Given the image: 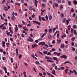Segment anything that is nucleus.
Masks as SVG:
<instances>
[{
    "label": "nucleus",
    "mask_w": 77,
    "mask_h": 77,
    "mask_svg": "<svg viewBox=\"0 0 77 77\" xmlns=\"http://www.w3.org/2000/svg\"><path fill=\"white\" fill-rule=\"evenodd\" d=\"M45 59H47V62H51V63H54V62L53 61V60H51V59H52V58H51L50 57H47V56H46L45 57Z\"/></svg>",
    "instance_id": "nucleus-1"
},
{
    "label": "nucleus",
    "mask_w": 77,
    "mask_h": 77,
    "mask_svg": "<svg viewBox=\"0 0 77 77\" xmlns=\"http://www.w3.org/2000/svg\"><path fill=\"white\" fill-rule=\"evenodd\" d=\"M41 44H42V46H44V45H45V42H41L38 43V45H41Z\"/></svg>",
    "instance_id": "nucleus-2"
},
{
    "label": "nucleus",
    "mask_w": 77,
    "mask_h": 77,
    "mask_svg": "<svg viewBox=\"0 0 77 77\" xmlns=\"http://www.w3.org/2000/svg\"><path fill=\"white\" fill-rule=\"evenodd\" d=\"M31 37H29V38H27V40L28 41H29V42H33V39H31Z\"/></svg>",
    "instance_id": "nucleus-3"
},
{
    "label": "nucleus",
    "mask_w": 77,
    "mask_h": 77,
    "mask_svg": "<svg viewBox=\"0 0 77 77\" xmlns=\"http://www.w3.org/2000/svg\"><path fill=\"white\" fill-rule=\"evenodd\" d=\"M33 22L35 24H38V25H41L40 23H39V22H38L36 20H33Z\"/></svg>",
    "instance_id": "nucleus-4"
},
{
    "label": "nucleus",
    "mask_w": 77,
    "mask_h": 77,
    "mask_svg": "<svg viewBox=\"0 0 77 77\" xmlns=\"http://www.w3.org/2000/svg\"><path fill=\"white\" fill-rule=\"evenodd\" d=\"M60 57L63 59H67V56L66 55H63L62 56H61Z\"/></svg>",
    "instance_id": "nucleus-5"
},
{
    "label": "nucleus",
    "mask_w": 77,
    "mask_h": 77,
    "mask_svg": "<svg viewBox=\"0 0 77 77\" xmlns=\"http://www.w3.org/2000/svg\"><path fill=\"white\" fill-rule=\"evenodd\" d=\"M38 45H36V44H35L32 45V47L33 48H35V47H38Z\"/></svg>",
    "instance_id": "nucleus-6"
},
{
    "label": "nucleus",
    "mask_w": 77,
    "mask_h": 77,
    "mask_svg": "<svg viewBox=\"0 0 77 77\" xmlns=\"http://www.w3.org/2000/svg\"><path fill=\"white\" fill-rule=\"evenodd\" d=\"M52 59L54 60H56V61H58V60H59L58 59V58L56 57H53L52 58Z\"/></svg>",
    "instance_id": "nucleus-7"
},
{
    "label": "nucleus",
    "mask_w": 77,
    "mask_h": 77,
    "mask_svg": "<svg viewBox=\"0 0 77 77\" xmlns=\"http://www.w3.org/2000/svg\"><path fill=\"white\" fill-rule=\"evenodd\" d=\"M35 5L36 8H37V7H38V5H37V3H38V2L36 0H35Z\"/></svg>",
    "instance_id": "nucleus-8"
},
{
    "label": "nucleus",
    "mask_w": 77,
    "mask_h": 77,
    "mask_svg": "<svg viewBox=\"0 0 77 77\" xmlns=\"http://www.w3.org/2000/svg\"><path fill=\"white\" fill-rule=\"evenodd\" d=\"M48 18H49V20H52V16H51V14L48 15Z\"/></svg>",
    "instance_id": "nucleus-9"
},
{
    "label": "nucleus",
    "mask_w": 77,
    "mask_h": 77,
    "mask_svg": "<svg viewBox=\"0 0 77 77\" xmlns=\"http://www.w3.org/2000/svg\"><path fill=\"white\" fill-rule=\"evenodd\" d=\"M51 72H52V74H53L54 75H56V72H55V70H53Z\"/></svg>",
    "instance_id": "nucleus-10"
},
{
    "label": "nucleus",
    "mask_w": 77,
    "mask_h": 77,
    "mask_svg": "<svg viewBox=\"0 0 77 77\" xmlns=\"http://www.w3.org/2000/svg\"><path fill=\"white\" fill-rule=\"evenodd\" d=\"M73 2L74 5H77V1L76 0H74Z\"/></svg>",
    "instance_id": "nucleus-11"
},
{
    "label": "nucleus",
    "mask_w": 77,
    "mask_h": 77,
    "mask_svg": "<svg viewBox=\"0 0 77 77\" xmlns=\"http://www.w3.org/2000/svg\"><path fill=\"white\" fill-rule=\"evenodd\" d=\"M4 9L5 11H8V7H6L5 6H4Z\"/></svg>",
    "instance_id": "nucleus-12"
},
{
    "label": "nucleus",
    "mask_w": 77,
    "mask_h": 77,
    "mask_svg": "<svg viewBox=\"0 0 77 77\" xmlns=\"http://www.w3.org/2000/svg\"><path fill=\"white\" fill-rule=\"evenodd\" d=\"M11 15H13V17H11V20H15V17H15V16H14V14H11Z\"/></svg>",
    "instance_id": "nucleus-13"
},
{
    "label": "nucleus",
    "mask_w": 77,
    "mask_h": 77,
    "mask_svg": "<svg viewBox=\"0 0 77 77\" xmlns=\"http://www.w3.org/2000/svg\"><path fill=\"white\" fill-rule=\"evenodd\" d=\"M66 63H70V64H71V65H72V63H70L68 61H65L64 63V64H66Z\"/></svg>",
    "instance_id": "nucleus-14"
},
{
    "label": "nucleus",
    "mask_w": 77,
    "mask_h": 77,
    "mask_svg": "<svg viewBox=\"0 0 77 77\" xmlns=\"http://www.w3.org/2000/svg\"><path fill=\"white\" fill-rule=\"evenodd\" d=\"M57 42L58 44H60V43L61 42V40H60V39L58 40V39H57Z\"/></svg>",
    "instance_id": "nucleus-15"
},
{
    "label": "nucleus",
    "mask_w": 77,
    "mask_h": 77,
    "mask_svg": "<svg viewBox=\"0 0 77 77\" xmlns=\"http://www.w3.org/2000/svg\"><path fill=\"white\" fill-rule=\"evenodd\" d=\"M3 69H4L5 70V74H6L7 73V69L6 68V67H4V68H3Z\"/></svg>",
    "instance_id": "nucleus-16"
},
{
    "label": "nucleus",
    "mask_w": 77,
    "mask_h": 77,
    "mask_svg": "<svg viewBox=\"0 0 77 77\" xmlns=\"http://www.w3.org/2000/svg\"><path fill=\"white\" fill-rule=\"evenodd\" d=\"M71 26L70 25H69L68 27V30H71Z\"/></svg>",
    "instance_id": "nucleus-17"
},
{
    "label": "nucleus",
    "mask_w": 77,
    "mask_h": 77,
    "mask_svg": "<svg viewBox=\"0 0 77 77\" xmlns=\"http://www.w3.org/2000/svg\"><path fill=\"white\" fill-rule=\"evenodd\" d=\"M61 48H63L65 47V45L63 44H61V45L60 46Z\"/></svg>",
    "instance_id": "nucleus-18"
},
{
    "label": "nucleus",
    "mask_w": 77,
    "mask_h": 77,
    "mask_svg": "<svg viewBox=\"0 0 77 77\" xmlns=\"http://www.w3.org/2000/svg\"><path fill=\"white\" fill-rule=\"evenodd\" d=\"M68 4L69 6H71V2L70 1H68Z\"/></svg>",
    "instance_id": "nucleus-19"
},
{
    "label": "nucleus",
    "mask_w": 77,
    "mask_h": 77,
    "mask_svg": "<svg viewBox=\"0 0 77 77\" xmlns=\"http://www.w3.org/2000/svg\"><path fill=\"white\" fill-rule=\"evenodd\" d=\"M16 55H18V49H16Z\"/></svg>",
    "instance_id": "nucleus-20"
},
{
    "label": "nucleus",
    "mask_w": 77,
    "mask_h": 77,
    "mask_svg": "<svg viewBox=\"0 0 77 77\" xmlns=\"http://www.w3.org/2000/svg\"><path fill=\"white\" fill-rule=\"evenodd\" d=\"M15 30L16 32L18 31V26L17 25H16V28L15 29Z\"/></svg>",
    "instance_id": "nucleus-21"
},
{
    "label": "nucleus",
    "mask_w": 77,
    "mask_h": 77,
    "mask_svg": "<svg viewBox=\"0 0 77 77\" xmlns=\"http://www.w3.org/2000/svg\"><path fill=\"white\" fill-rule=\"evenodd\" d=\"M22 24H23V25L24 26L26 25V22H25L24 21L22 20Z\"/></svg>",
    "instance_id": "nucleus-22"
},
{
    "label": "nucleus",
    "mask_w": 77,
    "mask_h": 77,
    "mask_svg": "<svg viewBox=\"0 0 77 77\" xmlns=\"http://www.w3.org/2000/svg\"><path fill=\"white\" fill-rule=\"evenodd\" d=\"M6 45H7V47L8 48H9V45H10V43H7L6 44Z\"/></svg>",
    "instance_id": "nucleus-23"
},
{
    "label": "nucleus",
    "mask_w": 77,
    "mask_h": 77,
    "mask_svg": "<svg viewBox=\"0 0 77 77\" xmlns=\"http://www.w3.org/2000/svg\"><path fill=\"white\" fill-rule=\"evenodd\" d=\"M29 10H30V11H31V10H32V9H33V8H32V7L30 6H29Z\"/></svg>",
    "instance_id": "nucleus-24"
},
{
    "label": "nucleus",
    "mask_w": 77,
    "mask_h": 77,
    "mask_svg": "<svg viewBox=\"0 0 77 77\" xmlns=\"http://www.w3.org/2000/svg\"><path fill=\"white\" fill-rule=\"evenodd\" d=\"M52 37V36L50 35H49L48 36V39H50V38H51Z\"/></svg>",
    "instance_id": "nucleus-25"
},
{
    "label": "nucleus",
    "mask_w": 77,
    "mask_h": 77,
    "mask_svg": "<svg viewBox=\"0 0 77 77\" xmlns=\"http://www.w3.org/2000/svg\"><path fill=\"white\" fill-rule=\"evenodd\" d=\"M23 29H24L25 31H26V30H28V29H27V28H26V27L24 26L23 27Z\"/></svg>",
    "instance_id": "nucleus-26"
},
{
    "label": "nucleus",
    "mask_w": 77,
    "mask_h": 77,
    "mask_svg": "<svg viewBox=\"0 0 77 77\" xmlns=\"http://www.w3.org/2000/svg\"><path fill=\"white\" fill-rule=\"evenodd\" d=\"M60 16L62 18H63V17H64V14H63L62 13L60 14Z\"/></svg>",
    "instance_id": "nucleus-27"
},
{
    "label": "nucleus",
    "mask_w": 77,
    "mask_h": 77,
    "mask_svg": "<svg viewBox=\"0 0 77 77\" xmlns=\"http://www.w3.org/2000/svg\"><path fill=\"white\" fill-rule=\"evenodd\" d=\"M48 55H50V56H51V52H48L47 54V56H48Z\"/></svg>",
    "instance_id": "nucleus-28"
},
{
    "label": "nucleus",
    "mask_w": 77,
    "mask_h": 77,
    "mask_svg": "<svg viewBox=\"0 0 77 77\" xmlns=\"http://www.w3.org/2000/svg\"><path fill=\"white\" fill-rule=\"evenodd\" d=\"M11 63H13V62H14V59L12 58H11Z\"/></svg>",
    "instance_id": "nucleus-29"
},
{
    "label": "nucleus",
    "mask_w": 77,
    "mask_h": 77,
    "mask_svg": "<svg viewBox=\"0 0 77 77\" xmlns=\"http://www.w3.org/2000/svg\"><path fill=\"white\" fill-rule=\"evenodd\" d=\"M46 33H44L43 35L41 36V38H44V36H45V35H46Z\"/></svg>",
    "instance_id": "nucleus-30"
},
{
    "label": "nucleus",
    "mask_w": 77,
    "mask_h": 77,
    "mask_svg": "<svg viewBox=\"0 0 77 77\" xmlns=\"http://www.w3.org/2000/svg\"><path fill=\"white\" fill-rule=\"evenodd\" d=\"M35 63L36 64V65H40L39 62H38L37 61H35Z\"/></svg>",
    "instance_id": "nucleus-31"
},
{
    "label": "nucleus",
    "mask_w": 77,
    "mask_h": 77,
    "mask_svg": "<svg viewBox=\"0 0 77 77\" xmlns=\"http://www.w3.org/2000/svg\"><path fill=\"white\" fill-rule=\"evenodd\" d=\"M22 27V26L21 25L19 24L18 25V27H19V28H21Z\"/></svg>",
    "instance_id": "nucleus-32"
},
{
    "label": "nucleus",
    "mask_w": 77,
    "mask_h": 77,
    "mask_svg": "<svg viewBox=\"0 0 77 77\" xmlns=\"http://www.w3.org/2000/svg\"><path fill=\"white\" fill-rule=\"evenodd\" d=\"M54 5L56 7H57V6H58V4L56 3H54Z\"/></svg>",
    "instance_id": "nucleus-33"
},
{
    "label": "nucleus",
    "mask_w": 77,
    "mask_h": 77,
    "mask_svg": "<svg viewBox=\"0 0 77 77\" xmlns=\"http://www.w3.org/2000/svg\"><path fill=\"white\" fill-rule=\"evenodd\" d=\"M52 31V29L51 28L49 30V33H51V32Z\"/></svg>",
    "instance_id": "nucleus-34"
},
{
    "label": "nucleus",
    "mask_w": 77,
    "mask_h": 77,
    "mask_svg": "<svg viewBox=\"0 0 77 77\" xmlns=\"http://www.w3.org/2000/svg\"><path fill=\"white\" fill-rule=\"evenodd\" d=\"M74 30H74V29H73L71 28V33H73V32H74Z\"/></svg>",
    "instance_id": "nucleus-35"
},
{
    "label": "nucleus",
    "mask_w": 77,
    "mask_h": 77,
    "mask_svg": "<svg viewBox=\"0 0 77 77\" xmlns=\"http://www.w3.org/2000/svg\"><path fill=\"white\" fill-rule=\"evenodd\" d=\"M71 40L72 41H74V40H75V37H73L72 38Z\"/></svg>",
    "instance_id": "nucleus-36"
},
{
    "label": "nucleus",
    "mask_w": 77,
    "mask_h": 77,
    "mask_svg": "<svg viewBox=\"0 0 77 77\" xmlns=\"http://www.w3.org/2000/svg\"><path fill=\"white\" fill-rule=\"evenodd\" d=\"M38 53H39L41 55H42V56H44V54H43V53H42L40 52V51H38Z\"/></svg>",
    "instance_id": "nucleus-37"
},
{
    "label": "nucleus",
    "mask_w": 77,
    "mask_h": 77,
    "mask_svg": "<svg viewBox=\"0 0 77 77\" xmlns=\"http://www.w3.org/2000/svg\"><path fill=\"white\" fill-rule=\"evenodd\" d=\"M73 72H74V73H75V74L76 75H77V72L75 70H73Z\"/></svg>",
    "instance_id": "nucleus-38"
},
{
    "label": "nucleus",
    "mask_w": 77,
    "mask_h": 77,
    "mask_svg": "<svg viewBox=\"0 0 77 77\" xmlns=\"http://www.w3.org/2000/svg\"><path fill=\"white\" fill-rule=\"evenodd\" d=\"M57 56H60V53H57Z\"/></svg>",
    "instance_id": "nucleus-39"
},
{
    "label": "nucleus",
    "mask_w": 77,
    "mask_h": 77,
    "mask_svg": "<svg viewBox=\"0 0 77 77\" xmlns=\"http://www.w3.org/2000/svg\"><path fill=\"white\" fill-rule=\"evenodd\" d=\"M42 21H45V19L44 17H42Z\"/></svg>",
    "instance_id": "nucleus-40"
},
{
    "label": "nucleus",
    "mask_w": 77,
    "mask_h": 77,
    "mask_svg": "<svg viewBox=\"0 0 77 77\" xmlns=\"http://www.w3.org/2000/svg\"><path fill=\"white\" fill-rule=\"evenodd\" d=\"M48 53V51H44L43 52V53L44 54H47Z\"/></svg>",
    "instance_id": "nucleus-41"
},
{
    "label": "nucleus",
    "mask_w": 77,
    "mask_h": 77,
    "mask_svg": "<svg viewBox=\"0 0 77 77\" xmlns=\"http://www.w3.org/2000/svg\"><path fill=\"white\" fill-rule=\"evenodd\" d=\"M66 21L67 23V25H68V24H69V20H66Z\"/></svg>",
    "instance_id": "nucleus-42"
},
{
    "label": "nucleus",
    "mask_w": 77,
    "mask_h": 77,
    "mask_svg": "<svg viewBox=\"0 0 77 77\" xmlns=\"http://www.w3.org/2000/svg\"><path fill=\"white\" fill-rule=\"evenodd\" d=\"M4 26V24H2L0 26V29H2L3 27Z\"/></svg>",
    "instance_id": "nucleus-43"
},
{
    "label": "nucleus",
    "mask_w": 77,
    "mask_h": 77,
    "mask_svg": "<svg viewBox=\"0 0 77 77\" xmlns=\"http://www.w3.org/2000/svg\"><path fill=\"white\" fill-rule=\"evenodd\" d=\"M45 18L47 20H48V16L47 15H46L45 16Z\"/></svg>",
    "instance_id": "nucleus-44"
},
{
    "label": "nucleus",
    "mask_w": 77,
    "mask_h": 77,
    "mask_svg": "<svg viewBox=\"0 0 77 77\" xmlns=\"http://www.w3.org/2000/svg\"><path fill=\"white\" fill-rule=\"evenodd\" d=\"M55 42H56L55 40H53L52 41V42L53 44H55Z\"/></svg>",
    "instance_id": "nucleus-45"
},
{
    "label": "nucleus",
    "mask_w": 77,
    "mask_h": 77,
    "mask_svg": "<svg viewBox=\"0 0 77 77\" xmlns=\"http://www.w3.org/2000/svg\"><path fill=\"white\" fill-rule=\"evenodd\" d=\"M47 74H48V75H52L51 74H50V73L47 72Z\"/></svg>",
    "instance_id": "nucleus-46"
},
{
    "label": "nucleus",
    "mask_w": 77,
    "mask_h": 77,
    "mask_svg": "<svg viewBox=\"0 0 77 77\" xmlns=\"http://www.w3.org/2000/svg\"><path fill=\"white\" fill-rule=\"evenodd\" d=\"M63 5H61L60 7V9L62 10L63 9Z\"/></svg>",
    "instance_id": "nucleus-47"
},
{
    "label": "nucleus",
    "mask_w": 77,
    "mask_h": 77,
    "mask_svg": "<svg viewBox=\"0 0 77 77\" xmlns=\"http://www.w3.org/2000/svg\"><path fill=\"white\" fill-rule=\"evenodd\" d=\"M42 6L43 8H45V6H46L45 4H43L42 5Z\"/></svg>",
    "instance_id": "nucleus-48"
},
{
    "label": "nucleus",
    "mask_w": 77,
    "mask_h": 77,
    "mask_svg": "<svg viewBox=\"0 0 77 77\" xmlns=\"http://www.w3.org/2000/svg\"><path fill=\"white\" fill-rule=\"evenodd\" d=\"M21 57H22V55L21 54H20L19 56V59H21Z\"/></svg>",
    "instance_id": "nucleus-49"
},
{
    "label": "nucleus",
    "mask_w": 77,
    "mask_h": 77,
    "mask_svg": "<svg viewBox=\"0 0 77 77\" xmlns=\"http://www.w3.org/2000/svg\"><path fill=\"white\" fill-rule=\"evenodd\" d=\"M56 66V64H55V63L53 64L52 65V67H54V66Z\"/></svg>",
    "instance_id": "nucleus-50"
},
{
    "label": "nucleus",
    "mask_w": 77,
    "mask_h": 77,
    "mask_svg": "<svg viewBox=\"0 0 77 77\" xmlns=\"http://www.w3.org/2000/svg\"><path fill=\"white\" fill-rule=\"evenodd\" d=\"M55 50H56V49H55L54 48H53L51 49V51H55Z\"/></svg>",
    "instance_id": "nucleus-51"
},
{
    "label": "nucleus",
    "mask_w": 77,
    "mask_h": 77,
    "mask_svg": "<svg viewBox=\"0 0 77 77\" xmlns=\"http://www.w3.org/2000/svg\"><path fill=\"white\" fill-rule=\"evenodd\" d=\"M71 11L72 12H74V10L73 8H72Z\"/></svg>",
    "instance_id": "nucleus-52"
},
{
    "label": "nucleus",
    "mask_w": 77,
    "mask_h": 77,
    "mask_svg": "<svg viewBox=\"0 0 77 77\" xmlns=\"http://www.w3.org/2000/svg\"><path fill=\"white\" fill-rule=\"evenodd\" d=\"M6 58H5V57H2V59L3 60H6Z\"/></svg>",
    "instance_id": "nucleus-53"
},
{
    "label": "nucleus",
    "mask_w": 77,
    "mask_h": 77,
    "mask_svg": "<svg viewBox=\"0 0 77 77\" xmlns=\"http://www.w3.org/2000/svg\"><path fill=\"white\" fill-rule=\"evenodd\" d=\"M74 34L75 35H77V32H76V31H75V30H74Z\"/></svg>",
    "instance_id": "nucleus-54"
},
{
    "label": "nucleus",
    "mask_w": 77,
    "mask_h": 77,
    "mask_svg": "<svg viewBox=\"0 0 77 77\" xmlns=\"http://www.w3.org/2000/svg\"><path fill=\"white\" fill-rule=\"evenodd\" d=\"M53 32H54V31H55V30H56V28H54L53 29Z\"/></svg>",
    "instance_id": "nucleus-55"
},
{
    "label": "nucleus",
    "mask_w": 77,
    "mask_h": 77,
    "mask_svg": "<svg viewBox=\"0 0 77 77\" xmlns=\"http://www.w3.org/2000/svg\"><path fill=\"white\" fill-rule=\"evenodd\" d=\"M35 15L34 14H33V15H32L31 16L32 18H35Z\"/></svg>",
    "instance_id": "nucleus-56"
},
{
    "label": "nucleus",
    "mask_w": 77,
    "mask_h": 77,
    "mask_svg": "<svg viewBox=\"0 0 77 77\" xmlns=\"http://www.w3.org/2000/svg\"><path fill=\"white\" fill-rule=\"evenodd\" d=\"M35 42L36 43H38V42H39V41H38V40H35Z\"/></svg>",
    "instance_id": "nucleus-57"
},
{
    "label": "nucleus",
    "mask_w": 77,
    "mask_h": 77,
    "mask_svg": "<svg viewBox=\"0 0 77 77\" xmlns=\"http://www.w3.org/2000/svg\"><path fill=\"white\" fill-rule=\"evenodd\" d=\"M75 15H76L74 13L72 15V17H75Z\"/></svg>",
    "instance_id": "nucleus-58"
},
{
    "label": "nucleus",
    "mask_w": 77,
    "mask_h": 77,
    "mask_svg": "<svg viewBox=\"0 0 77 77\" xmlns=\"http://www.w3.org/2000/svg\"><path fill=\"white\" fill-rule=\"evenodd\" d=\"M57 52H54V54L55 55H57Z\"/></svg>",
    "instance_id": "nucleus-59"
},
{
    "label": "nucleus",
    "mask_w": 77,
    "mask_h": 77,
    "mask_svg": "<svg viewBox=\"0 0 77 77\" xmlns=\"http://www.w3.org/2000/svg\"><path fill=\"white\" fill-rule=\"evenodd\" d=\"M43 74L44 75H46V73H45V72H43Z\"/></svg>",
    "instance_id": "nucleus-60"
},
{
    "label": "nucleus",
    "mask_w": 77,
    "mask_h": 77,
    "mask_svg": "<svg viewBox=\"0 0 77 77\" xmlns=\"http://www.w3.org/2000/svg\"><path fill=\"white\" fill-rule=\"evenodd\" d=\"M6 34L8 35V36H9V35H10V32H8Z\"/></svg>",
    "instance_id": "nucleus-61"
},
{
    "label": "nucleus",
    "mask_w": 77,
    "mask_h": 77,
    "mask_svg": "<svg viewBox=\"0 0 77 77\" xmlns=\"http://www.w3.org/2000/svg\"><path fill=\"white\" fill-rule=\"evenodd\" d=\"M58 2L59 3H61V0H58Z\"/></svg>",
    "instance_id": "nucleus-62"
},
{
    "label": "nucleus",
    "mask_w": 77,
    "mask_h": 77,
    "mask_svg": "<svg viewBox=\"0 0 77 77\" xmlns=\"http://www.w3.org/2000/svg\"><path fill=\"white\" fill-rule=\"evenodd\" d=\"M73 28H76V27H77V26H76L75 25L73 26Z\"/></svg>",
    "instance_id": "nucleus-63"
},
{
    "label": "nucleus",
    "mask_w": 77,
    "mask_h": 77,
    "mask_svg": "<svg viewBox=\"0 0 77 77\" xmlns=\"http://www.w3.org/2000/svg\"><path fill=\"white\" fill-rule=\"evenodd\" d=\"M65 42L66 44H68L69 42L67 41H65Z\"/></svg>",
    "instance_id": "nucleus-64"
}]
</instances>
